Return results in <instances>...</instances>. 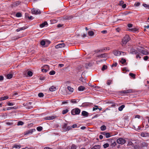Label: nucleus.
Masks as SVG:
<instances>
[{
  "mask_svg": "<svg viewBox=\"0 0 149 149\" xmlns=\"http://www.w3.org/2000/svg\"><path fill=\"white\" fill-rule=\"evenodd\" d=\"M130 39V38L129 36L128 35H126L122 40L121 42V44L122 46H123L125 45Z\"/></svg>",
  "mask_w": 149,
  "mask_h": 149,
  "instance_id": "f257e3e1",
  "label": "nucleus"
},
{
  "mask_svg": "<svg viewBox=\"0 0 149 149\" xmlns=\"http://www.w3.org/2000/svg\"><path fill=\"white\" fill-rule=\"evenodd\" d=\"M80 112V110L79 109L76 108L73 109L71 111V113L72 115H75L79 114Z\"/></svg>",
  "mask_w": 149,
  "mask_h": 149,
  "instance_id": "f03ea898",
  "label": "nucleus"
},
{
  "mask_svg": "<svg viewBox=\"0 0 149 149\" xmlns=\"http://www.w3.org/2000/svg\"><path fill=\"white\" fill-rule=\"evenodd\" d=\"M117 142L118 144L122 145L125 143L126 142L125 140L122 138H119L117 140Z\"/></svg>",
  "mask_w": 149,
  "mask_h": 149,
  "instance_id": "7ed1b4c3",
  "label": "nucleus"
},
{
  "mask_svg": "<svg viewBox=\"0 0 149 149\" xmlns=\"http://www.w3.org/2000/svg\"><path fill=\"white\" fill-rule=\"evenodd\" d=\"M31 12L33 14L36 15L40 14L41 12L40 10L38 9L33 8L31 10Z\"/></svg>",
  "mask_w": 149,
  "mask_h": 149,
  "instance_id": "20e7f679",
  "label": "nucleus"
},
{
  "mask_svg": "<svg viewBox=\"0 0 149 149\" xmlns=\"http://www.w3.org/2000/svg\"><path fill=\"white\" fill-rule=\"evenodd\" d=\"M65 45V44L64 43H60L56 45L55 46V48L56 49H58L59 48H62L64 47Z\"/></svg>",
  "mask_w": 149,
  "mask_h": 149,
  "instance_id": "39448f33",
  "label": "nucleus"
},
{
  "mask_svg": "<svg viewBox=\"0 0 149 149\" xmlns=\"http://www.w3.org/2000/svg\"><path fill=\"white\" fill-rule=\"evenodd\" d=\"M139 51L141 53V54L146 55L148 54V53L146 49H142L140 50Z\"/></svg>",
  "mask_w": 149,
  "mask_h": 149,
  "instance_id": "423d86ee",
  "label": "nucleus"
},
{
  "mask_svg": "<svg viewBox=\"0 0 149 149\" xmlns=\"http://www.w3.org/2000/svg\"><path fill=\"white\" fill-rule=\"evenodd\" d=\"M124 54V52H120L118 51H115L113 52L114 54L116 56H119L121 54V53Z\"/></svg>",
  "mask_w": 149,
  "mask_h": 149,
  "instance_id": "0eeeda50",
  "label": "nucleus"
},
{
  "mask_svg": "<svg viewBox=\"0 0 149 149\" xmlns=\"http://www.w3.org/2000/svg\"><path fill=\"white\" fill-rule=\"evenodd\" d=\"M130 53L131 54H136L138 52L135 49L133 48H131L130 50Z\"/></svg>",
  "mask_w": 149,
  "mask_h": 149,
  "instance_id": "6e6552de",
  "label": "nucleus"
},
{
  "mask_svg": "<svg viewBox=\"0 0 149 149\" xmlns=\"http://www.w3.org/2000/svg\"><path fill=\"white\" fill-rule=\"evenodd\" d=\"M20 3V2L19 1H17L13 3L12 4V6L15 7L18 6Z\"/></svg>",
  "mask_w": 149,
  "mask_h": 149,
  "instance_id": "1a4fd4ad",
  "label": "nucleus"
},
{
  "mask_svg": "<svg viewBox=\"0 0 149 149\" xmlns=\"http://www.w3.org/2000/svg\"><path fill=\"white\" fill-rule=\"evenodd\" d=\"M33 132V129H31L28 131H26L24 132V134L25 135H28L30 134H32Z\"/></svg>",
  "mask_w": 149,
  "mask_h": 149,
  "instance_id": "9d476101",
  "label": "nucleus"
},
{
  "mask_svg": "<svg viewBox=\"0 0 149 149\" xmlns=\"http://www.w3.org/2000/svg\"><path fill=\"white\" fill-rule=\"evenodd\" d=\"M89 113L85 111H83L81 113V115L84 117H87Z\"/></svg>",
  "mask_w": 149,
  "mask_h": 149,
  "instance_id": "9b49d317",
  "label": "nucleus"
},
{
  "mask_svg": "<svg viewBox=\"0 0 149 149\" xmlns=\"http://www.w3.org/2000/svg\"><path fill=\"white\" fill-rule=\"evenodd\" d=\"M107 56V54L106 53H104L98 55L97 57L99 58H105Z\"/></svg>",
  "mask_w": 149,
  "mask_h": 149,
  "instance_id": "f8f14e48",
  "label": "nucleus"
},
{
  "mask_svg": "<svg viewBox=\"0 0 149 149\" xmlns=\"http://www.w3.org/2000/svg\"><path fill=\"white\" fill-rule=\"evenodd\" d=\"M149 134L146 132H142L141 134V136L142 137H146L149 136Z\"/></svg>",
  "mask_w": 149,
  "mask_h": 149,
  "instance_id": "ddd939ff",
  "label": "nucleus"
},
{
  "mask_svg": "<svg viewBox=\"0 0 149 149\" xmlns=\"http://www.w3.org/2000/svg\"><path fill=\"white\" fill-rule=\"evenodd\" d=\"M47 42L49 44L50 43V42L49 40H46V41H45L42 40L40 42L41 45L42 46H44L45 45L46 42Z\"/></svg>",
  "mask_w": 149,
  "mask_h": 149,
  "instance_id": "4468645a",
  "label": "nucleus"
},
{
  "mask_svg": "<svg viewBox=\"0 0 149 149\" xmlns=\"http://www.w3.org/2000/svg\"><path fill=\"white\" fill-rule=\"evenodd\" d=\"M122 92L124 93H132V89H129L123 91Z\"/></svg>",
  "mask_w": 149,
  "mask_h": 149,
  "instance_id": "2eb2a0df",
  "label": "nucleus"
},
{
  "mask_svg": "<svg viewBox=\"0 0 149 149\" xmlns=\"http://www.w3.org/2000/svg\"><path fill=\"white\" fill-rule=\"evenodd\" d=\"M28 28L27 26H24L23 27L19 28L16 30L17 32H19L21 30H24Z\"/></svg>",
  "mask_w": 149,
  "mask_h": 149,
  "instance_id": "dca6fc26",
  "label": "nucleus"
},
{
  "mask_svg": "<svg viewBox=\"0 0 149 149\" xmlns=\"http://www.w3.org/2000/svg\"><path fill=\"white\" fill-rule=\"evenodd\" d=\"M56 88L55 87L52 86L49 89V90L51 91H55Z\"/></svg>",
  "mask_w": 149,
  "mask_h": 149,
  "instance_id": "f3484780",
  "label": "nucleus"
},
{
  "mask_svg": "<svg viewBox=\"0 0 149 149\" xmlns=\"http://www.w3.org/2000/svg\"><path fill=\"white\" fill-rule=\"evenodd\" d=\"M100 145H95L93 146L91 149H100Z\"/></svg>",
  "mask_w": 149,
  "mask_h": 149,
  "instance_id": "a211bd4d",
  "label": "nucleus"
},
{
  "mask_svg": "<svg viewBox=\"0 0 149 149\" xmlns=\"http://www.w3.org/2000/svg\"><path fill=\"white\" fill-rule=\"evenodd\" d=\"M85 88L83 86H80L78 88L79 91H82L85 89Z\"/></svg>",
  "mask_w": 149,
  "mask_h": 149,
  "instance_id": "6ab92c4d",
  "label": "nucleus"
},
{
  "mask_svg": "<svg viewBox=\"0 0 149 149\" xmlns=\"http://www.w3.org/2000/svg\"><path fill=\"white\" fill-rule=\"evenodd\" d=\"M47 24V22H45L43 23H42L40 25V27L41 28H42Z\"/></svg>",
  "mask_w": 149,
  "mask_h": 149,
  "instance_id": "aec40b11",
  "label": "nucleus"
},
{
  "mask_svg": "<svg viewBox=\"0 0 149 149\" xmlns=\"http://www.w3.org/2000/svg\"><path fill=\"white\" fill-rule=\"evenodd\" d=\"M141 146L142 147H147L148 146V144L146 142H143L141 143Z\"/></svg>",
  "mask_w": 149,
  "mask_h": 149,
  "instance_id": "412c9836",
  "label": "nucleus"
},
{
  "mask_svg": "<svg viewBox=\"0 0 149 149\" xmlns=\"http://www.w3.org/2000/svg\"><path fill=\"white\" fill-rule=\"evenodd\" d=\"M21 147V146L20 145H14L13 146V148H15L19 149Z\"/></svg>",
  "mask_w": 149,
  "mask_h": 149,
  "instance_id": "4be33fe9",
  "label": "nucleus"
},
{
  "mask_svg": "<svg viewBox=\"0 0 149 149\" xmlns=\"http://www.w3.org/2000/svg\"><path fill=\"white\" fill-rule=\"evenodd\" d=\"M88 35L90 36H93L94 35V33L92 31H89L88 32Z\"/></svg>",
  "mask_w": 149,
  "mask_h": 149,
  "instance_id": "5701e85b",
  "label": "nucleus"
},
{
  "mask_svg": "<svg viewBox=\"0 0 149 149\" xmlns=\"http://www.w3.org/2000/svg\"><path fill=\"white\" fill-rule=\"evenodd\" d=\"M68 89L70 92H73L74 89L73 88H72L71 86H68L67 87Z\"/></svg>",
  "mask_w": 149,
  "mask_h": 149,
  "instance_id": "b1692460",
  "label": "nucleus"
},
{
  "mask_svg": "<svg viewBox=\"0 0 149 149\" xmlns=\"http://www.w3.org/2000/svg\"><path fill=\"white\" fill-rule=\"evenodd\" d=\"M125 107V105H121L118 108V110L120 111H122L123 109Z\"/></svg>",
  "mask_w": 149,
  "mask_h": 149,
  "instance_id": "393cba45",
  "label": "nucleus"
},
{
  "mask_svg": "<svg viewBox=\"0 0 149 149\" xmlns=\"http://www.w3.org/2000/svg\"><path fill=\"white\" fill-rule=\"evenodd\" d=\"M129 75L131 77H132L133 79H135V78L136 75L135 74L132 73H130L129 74Z\"/></svg>",
  "mask_w": 149,
  "mask_h": 149,
  "instance_id": "a878e982",
  "label": "nucleus"
},
{
  "mask_svg": "<svg viewBox=\"0 0 149 149\" xmlns=\"http://www.w3.org/2000/svg\"><path fill=\"white\" fill-rule=\"evenodd\" d=\"M100 129L102 131L106 129V127L104 125H102L100 127Z\"/></svg>",
  "mask_w": 149,
  "mask_h": 149,
  "instance_id": "bb28decb",
  "label": "nucleus"
},
{
  "mask_svg": "<svg viewBox=\"0 0 149 149\" xmlns=\"http://www.w3.org/2000/svg\"><path fill=\"white\" fill-rule=\"evenodd\" d=\"M26 17H27V18H28V19H33V17L31 16V15H28L27 14H26Z\"/></svg>",
  "mask_w": 149,
  "mask_h": 149,
  "instance_id": "cd10ccee",
  "label": "nucleus"
},
{
  "mask_svg": "<svg viewBox=\"0 0 149 149\" xmlns=\"http://www.w3.org/2000/svg\"><path fill=\"white\" fill-rule=\"evenodd\" d=\"M112 81L111 80H108L107 81V84L108 85H109L112 83Z\"/></svg>",
  "mask_w": 149,
  "mask_h": 149,
  "instance_id": "c85d7f7f",
  "label": "nucleus"
},
{
  "mask_svg": "<svg viewBox=\"0 0 149 149\" xmlns=\"http://www.w3.org/2000/svg\"><path fill=\"white\" fill-rule=\"evenodd\" d=\"M106 49H107V48H104L103 49H101L99 50H98L97 52V53L99 52H104L105 51Z\"/></svg>",
  "mask_w": 149,
  "mask_h": 149,
  "instance_id": "c756f323",
  "label": "nucleus"
},
{
  "mask_svg": "<svg viewBox=\"0 0 149 149\" xmlns=\"http://www.w3.org/2000/svg\"><path fill=\"white\" fill-rule=\"evenodd\" d=\"M129 30V31L134 32L137 31L138 30L136 28H134L131 29H130Z\"/></svg>",
  "mask_w": 149,
  "mask_h": 149,
  "instance_id": "7c9ffc66",
  "label": "nucleus"
},
{
  "mask_svg": "<svg viewBox=\"0 0 149 149\" xmlns=\"http://www.w3.org/2000/svg\"><path fill=\"white\" fill-rule=\"evenodd\" d=\"M24 124V123L22 121L18 122L17 124V125H22Z\"/></svg>",
  "mask_w": 149,
  "mask_h": 149,
  "instance_id": "2f4dec72",
  "label": "nucleus"
},
{
  "mask_svg": "<svg viewBox=\"0 0 149 149\" xmlns=\"http://www.w3.org/2000/svg\"><path fill=\"white\" fill-rule=\"evenodd\" d=\"M72 129V126H68L67 127L66 129L64 130L66 131H69Z\"/></svg>",
  "mask_w": 149,
  "mask_h": 149,
  "instance_id": "473e14b6",
  "label": "nucleus"
},
{
  "mask_svg": "<svg viewBox=\"0 0 149 149\" xmlns=\"http://www.w3.org/2000/svg\"><path fill=\"white\" fill-rule=\"evenodd\" d=\"M13 75L11 74H8L7 76V78L8 79H10L12 78Z\"/></svg>",
  "mask_w": 149,
  "mask_h": 149,
  "instance_id": "72a5a7b5",
  "label": "nucleus"
},
{
  "mask_svg": "<svg viewBox=\"0 0 149 149\" xmlns=\"http://www.w3.org/2000/svg\"><path fill=\"white\" fill-rule=\"evenodd\" d=\"M143 6L146 8L149 9V5H147L145 3H143L142 4Z\"/></svg>",
  "mask_w": 149,
  "mask_h": 149,
  "instance_id": "f704fd0d",
  "label": "nucleus"
},
{
  "mask_svg": "<svg viewBox=\"0 0 149 149\" xmlns=\"http://www.w3.org/2000/svg\"><path fill=\"white\" fill-rule=\"evenodd\" d=\"M27 74L29 76H31L33 74L32 72L31 71H28L27 72Z\"/></svg>",
  "mask_w": 149,
  "mask_h": 149,
  "instance_id": "c9c22d12",
  "label": "nucleus"
},
{
  "mask_svg": "<svg viewBox=\"0 0 149 149\" xmlns=\"http://www.w3.org/2000/svg\"><path fill=\"white\" fill-rule=\"evenodd\" d=\"M107 65H104L102 68V71L104 70H105L107 69Z\"/></svg>",
  "mask_w": 149,
  "mask_h": 149,
  "instance_id": "e433bc0d",
  "label": "nucleus"
},
{
  "mask_svg": "<svg viewBox=\"0 0 149 149\" xmlns=\"http://www.w3.org/2000/svg\"><path fill=\"white\" fill-rule=\"evenodd\" d=\"M68 110L66 109L65 110H64L63 111L62 113L63 114H64L68 113Z\"/></svg>",
  "mask_w": 149,
  "mask_h": 149,
  "instance_id": "4c0bfd02",
  "label": "nucleus"
},
{
  "mask_svg": "<svg viewBox=\"0 0 149 149\" xmlns=\"http://www.w3.org/2000/svg\"><path fill=\"white\" fill-rule=\"evenodd\" d=\"M42 128L41 126H39V127H38L37 128V130L39 131H41L42 130Z\"/></svg>",
  "mask_w": 149,
  "mask_h": 149,
  "instance_id": "58836bf2",
  "label": "nucleus"
},
{
  "mask_svg": "<svg viewBox=\"0 0 149 149\" xmlns=\"http://www.w3.org/2000/svg\"><path fill=\"white\" fill-rule=\"evenodd\" d=\"M68 124L67 123H65L63 126V128L64 130L66 129L67 127Z\"/></svg>",
  "mask_w": 149,
  "mask_h": 149,
  "instance_id": "ea45409f",
  "label": "nucleus"
},
{
  "mask_svg": "<svg viewBox=\"0 0 149 149\" xmlns=\"http://www.w3.org/2000/svg\"><path fill=\"white\" fill-rule=\"evenodd\" d=\"M8 96H4L3 97H1V100H4L8 99Z\"/></svg>",
  "mask_w": 149,
  "mask_h": 149,
  "instance_id": "a19ab883",
  "label": "nucleus"
},
{
  "mask_svg": "<svg viewBox=\"0 0 149 149\" xmlns=\"http://www.w3.org/2000/svg\"><path fill=\"white\" fill-rule=\"evenodd\" d=\"M55 72L54 71L52 70L49 72V74L50 75H54V74H55Z\"/></svg>",
  "mask_w": 149,
  "mask_h": 149,
  "instance_id": "79ce46f5",
  "label": "nucleus"
},
{
  "mask_svg": "<svg viewBox=\"0 0 149 149\" xmlns=\"http://www.w3.org/2000/svg\"><path fill=\"white\" fill-rule=\"evenodd\" d=\"M109 145L108 143H106L104 144L103 146L104 147V148H106L109 147Z\"/></svg>",
  "mask_w": 149,
  "mask_h": 149,
  "instance_id": "37998d69",
  "label": "nucleus"
},
{
  "mask_svg": "<svg viewBox=\"0 0 149 149\" xmlns=\"http://www.w3.org/2000/svg\"><path fill=\"white\" fill-rule=\"evenodd\" d=\"M16 16L17 17H20L22 16V14L20 13H18L16 14Z\"/></svg>",
  "mask_w": 149,
  "mask_h": 149,
  "instance_id": "c03bdc74",
  "label": "nucleus"
},
{
  "mask_svg": "<svg viewBox=\"0 0 149 149\" xmlns=\"http://www.w3.org/2000/svg\"><path fill=\"white\" fill-rule=\"evenodd\" d=\"M105 136L107 138H109L111 136L110 134L109 133L107 132L106 134L105 135Z\"/></svg>",
  "mask_w": 149,
  "mask_h": 149,
  "instance_id": "a18cd8bd",
  "label": "nucleus"
},
{
  "mask_svg": "<svg viewBox=\"0 0 149 149\" xmlns=\"http://www.w3.org/2000/svg\"><path fill=\"white\" fill-rule=\"evenodd\" d=\"M38 96L40 97H42L44 96V94L42 93H40L38 94Z\"/></svg>",
  "mask_w": 149,
  "mask_h": 149,
  "instance_id": "49530a36",
  "label": "nucleus"
},
{
  "mask_svg": "<svg viewBox=\"0 0 149 149\" xmlns=\"http://www.w3.org/2000/svg\"><path fill=\"white\" fill-rule=\"evenodd\" d=\"M121 62L122 64H123L124 63H125L126 62V60L125 59L122 58L121 60Z\"/></svg>",
  "mask_w": 149,
  "mask_h": 149,
  "instance_id": "de8ad7c7",
  "label": "nucleus"
},
{
  "mask_svg": "<svg viewBox=\"0 0 149 149\" xmlns=\"http://www.w3.org/2000/svg\"><path fill=\"white\" fill-rule=\"evenodd\" d=\"M71 149H76V146L74 144L72 145Z\"/></svg>",
  "mask_w": 149,
  "mask_h": 149,
  "instance_id": "09e8293b",
  "label": "nucleus"
},
{
  "mask_svg": "<svg viewBox=\"0 0 149 149\" xmlns=\"http://www.w3.org/2000/svg\"><path fill=\"white\" fill-rule=\"evenodd\" d=\"M54 118V117L53 116H49V117H47V119L48 120H52Z\"/></svg>",
  "mask_w": 149,
  "mask_h": 149,
  "instance_id": "8fccbe9b",
  "label": "nucleus"
},
{
  "mask_svg": "<svg viewBox=\"0 0 149 149\" xmlns=\"http://www.w3.org/2000/svg\"><path fill=\"white\" fill-rule=\"evenodd\" d=\"M79 80L80 81H81L82 82H85V79L83 78V77H80L79 79Z\"/></svg>",
  "mask_w": 149,
  "mask_h": 149,
  "instance_id": "3c124183",
  "label": "nucleus"
},
{
  "mask_svg": "<svg viewBox=\"0 0 149 149\" xmlns=\"http://www.w3.org/2000/svg\"><path fill=\"white\" fill-rule=\"evenodd\" d=\"M7 105L9 106H13L14 105V104L13 103L8 102L7 103Z\"/></svg>",
  "mask_w": 149,
  "mask_h": 149,
  "instance_id": "603ef678",
  "label": "nucleus"
},
{
  "mask_svg": "<svg viewBox=\"0 0 149 149\" xmlns=\"http://www.w3.org/2000/svg\"><path fill=\"white\" fill-rule=\"evenodd\" d=\"M71 102L72 103H77V102L75 100H74V99L71 100Z\"/></svg>",
  "mask_w": 149,
  "mask_h": 149,
  "instance_id": "864d4df0",
  "label": "nucleus"
},
{
  "mask_svg": "<svg viewBox=\"0 0 149 149\" xmlns=\"http://www.w3.org/2000/svg\"><path fill=\"white\" fill-rule=\"evenodd\" d=\"M68 103V101H63L62 103V104H66Z\"/></svg>",
  "mask_w": 149,
  "mask_h": 149,
  "instance_id": "5fc2aeb1",
  "label": "nucleus"
},
{
  "mask_svg": "<svg viewBox=\"0 0 149 149\" xmlns=\"http://www.w3.org/2000/svg\"><path fill=\"white\" fill-rule=\"evenodd\" d=\"M140 5V3L139 2H136L134 4V5L136 6H139Z\"/></svg>",
  "mask_w": 149,
  "mask_h": 149,
  "instance_id": "6e6d98bb",
  "label": "nucleus"
},
{
  "mask_svg": "<svg viewBox=\"0 0 149 149\" xmlns=\"http://www.w3.org/2000/svg\"><path fill=\"white\" fill-rule=\"evenodd\" d=\"M117 65V63H115L112 64L111 65V67H113L114 66L116 67Z\"/></svg>",
  "mask_w": 149,
  "mask_h": 149,
  "instance_id": "4d7b16f0",
  "label": "nucleus"
},
{
  "mask_svg": "<svg viewBox=\"0 0 149 149\" xmlns=\"http://www.w3.org/2000/svg\"><path fill=\"white\" fill-rule=\"evenodd\" d=\"M22 149H34L32 147H26L25 148H22Z\"/></svg>",
  "mask_w": 149,
  "mask_h": 149,
  "instance_id": "13d9d810",
  "label": "nucleus"
},
{
  "mask_svg": "<svg viewBox=\"0 0 149 149\" xmlns=\"http://www.w3.org/2000/svg\"><path fill=\"white\" fill-rule=\"evenodd\" d=\"M95 108H93V111H94L98 109V106H97L95 105Z\"/></svg>",
  "mask_w": 149,
  "mask_h": 149,
  "instance_id": "bf43d9fd",
  "label": "nucleus"
},
{
  "mask_svg": "<svg viewBox=\"0 0 149 149\" xmlns=\"http://www.w3.org/2000/svg\"><path fill=\"white\" fill-rule=\"evenodd\" d=\"M148 58V57L147 56H145L144 57V59L145 61H147Z\"/></svg>",
  "mask_w": 149,
  "mask_h": 149,
  "instance_id": "052dcab7",
  "label": "nucleus"
},
{
  "mask_svg": "<svg viewBox=\"0 0 149 149\" xmlns=\"http://www.w3.org/2000/svg\"><path fill=\"white\" fill-rule=\"evenodd\" d=\"M47 71V70L45 69H42V71L43 72H46Z\"/></svg>",
  "mask_w": 149,
  "mask_h": 149,
  "instance_id": "680f3d73",
  "label": "nucleus"
},
{
  "mask_svg": "<svg viewBox=\"0 0 149 149\" xmlns=\"http://www.w3.org/2000/svg\"><path fill=\"white\" fill-rule=\"evenodd\" d=\"M123 71H126L129 72V70L127 69V68H124L123 69Z\"/></svg>",
  "mask_w": 149,
  "mask_h": 149,
  "instance_id": "e2e57ef3",
  "label": "nucleus"
},
{
  "mask_svg": "<svg viewBox=\"0 0 149 149\" xmlns=\"http://www.w3.org/2000/svg\"><path fill=\"white\" fill-rule=\"evenodd\" d=\"M72 128H75L77 127V125L76 124H74L72 126Z\"/></svg>",
  "mask_w": 149,
  "mask_h": 149,
  "instance_id": "0e129e2a",
  "label": "nucleus"
},
{
  "mask_svg": "<svg viewBox=\"0 0 149 149\" xmlns=\"http://www.w3.org/2000/svg\"><path fill=\"white\" fill-rule=\"evenodd\" d=\"M116 145V143L115 141L113 142L112 144L111 145L112 146H114Z\"/></svg>",
  "mask_w": 149,
  "mask_h": 149,
  "instance_id": "69168bd1",
  "label": "nucleus"
},
{
  "mask_svg": "<svg viewBox=\"0 0 149 149\" xmlns=\"http://www.w3.org/2000/svg\"><path fill=\"white\" fill-rule=\"evenodd\" d=\"M101 33H102L105 34L107 33V31L106 30H103L101 31Z\"/></svg>",
  "mask_w": 149,
  "mask_h": 149,
  "instance_id": "338daca9",
  "label": "nucleus"
},
{
  "mask_svg": "<svg viewBox=\"0 0 149 149\" xmlns=\"http://www.w3.org/2000/svg\"><path fill=\"white\" fill-rule=\"evenodd\" d=\"M127 26L129 28L132 27V24H128Z\"/></svg>",
  "mask_w": 149,
  "mask_h": 149,
  "instance_id": "774afa93",
  "label": "nucleus"
}]
</instances>
